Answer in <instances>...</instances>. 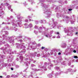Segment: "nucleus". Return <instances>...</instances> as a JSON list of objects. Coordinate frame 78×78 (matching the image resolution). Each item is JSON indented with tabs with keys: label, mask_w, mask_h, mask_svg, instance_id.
<instances>
[{
	"label": "nucleus",
	"mask_w": 78,
	"mask_h": 78,
	"mask_svg": "<svg viewBox=\"0 0 78 78\" xmlns=\"http://www.w3.org/2000/svg\"><path fill=\"white\" fill-rule=\"evenodd\" d=\"M74 58H76V59L78 58V56H74Z\"/></svg>",
	"instance_id": "obj_1"
},
{
	"label": "nucleus",
	"mask_w": 78,
	"mask_h": 78,
	"mask_svg": "<svg viewBox=\"0 0 78 78\" xmlns=\"http://www.w3.org/2000/svg\"><path fill=\"white\" fill-rule=\"evenodd\" d=\"M69 11H72V9H69Z\"/></svg>",
	"instance_id": "obj_2"
},
{
	"label": "nucleus",
	"mask_w": 78,
	"mask_h": 78,
	"mask_svg": "<svg viewBox=\"0 0 78 78\" xmlns=\"http://www.w3.org/2000/svg\"><path fill=\"white\" fill-rule=\"evenodd\" d=\"M44 48H45V47H41V49L42 50H43V49H44Z\"/></svg>",
	"instance_id": "obj_3"
},
{
	"label": "nucleus",
	"mask_w": 78,
	"mask_h": 78,
	"mask_svg": "<svg viewBox=\"0 0 78 78\" xmlns=\"http://www.w3.org/2000/svg\"><path fill=\"white\" fill-rule=\"evenodd\" d=\"M73 52L74 53H76V50H74L73 51Z\"/></svg>",
	"instance_id": "obj_4"
},
{
	"label": "nucleus",
	"mask_w": 78,
	"mask_h": 78,
	"mask_svg": "<svg viewBox=\"0 0 78 78\" xmlns=\"http://www.w3.org/2000/svg\"><path fill=\"white\" fill-rule=\"evenodd\" d=\"M61 52H59V53H58V55H61Z\"/></svg>",
	"instance_id": "obj_5"
},
{
	"label": "nucleus",
	"mask_w": 78,
	"mask_h": 78,
	"mask_svg": "<svg viewBox=\"0 0 78 78\" xmlns=\"http://www.w3.org/2000/svg\"><path fill=\"white\" fill-rule=\"evenodd\" d=\"M11 70H13V68H11Z\"/></svg>",
	"instance_id": "obj_6"
},
{
	"label": "nucleus",
	"mask_w": 78,
	"mask_h": 78,
	"mask_svg": "<svg viewBox=\"0 0 78 78\" xmlns=\"http://www.w3.org/2000/svg\"><path fill=\"white\" fill-rule=\"evenodd\" d=\"M2 76H0V78H2Z\"/></svg>",
	"instance_id": "obj_7"
},
{
	"label": "nucleus",
	"mask_w": 78,
	"mask_h": 78,
	"mask_svg": "<svg viewBox=\"0 0 78 78\" xmlns=\"http://www.w3.org/2000/svg\"><path fill=\"white\" fill-rule=\"evenodd\" d=\"M59 34V32H57V34Z\"/></svg>",
	"instance_id": "obj_8"
},
{
	"label": "nucleus",
	"mask_w": 78,
	"mask_h": 78,
	"mask_svg": "<svg viewBox=\"0 0 78 78\" xmlns=\"http://www.w3.org/2000/svg\"><path fill=\"white\" fill-rule=\"evenodd\" d=\"M76 34H78V32H76Z\"/></svg>",
	"instance_id": "obj_9"
},
{
	"label": "nucleus",
	"mask_w": 78,
	"mask_h": 78,
	"mask_svg": "<svg viewBox=\"0 0 78 78\" xmlns=\"http://www.w3.org/2000/svg\"><path fill=\"white\" fill-rule=\"evenodd\" d=\"M46 37H48V36H47V35H46Z\"/></svg>",
	"instance_id": "obj_10"
},
{
	"label": "nucleus",
	"mask_w": 78,
	"mask_h": 78,
	"mask_svg": "<svg viewBox=\"0 0 78 78\" xmlns=\"http://www.w3.org/2000/svg\"><path fill=\"white\" fill-rule=\"evenodd\" d=\"M27 22H28V20H26Z\"/></svg>",
	"instance_id": "obj_11"
},
{
	"label": "nucleus",
	"mask_w": 78,
	"mask_h": 78,
	"mask_svg": "<svg viewBox=\"0 0 78 78\" xmlns=\"http://www.w3.org/2000/svg\"><path fill=\"white\" fill-rule=\"evenodd\" d=\"M9 7H11V6H9Z\"/></svg>",
	"instance_id": "obj_12"
}]
</instances>
